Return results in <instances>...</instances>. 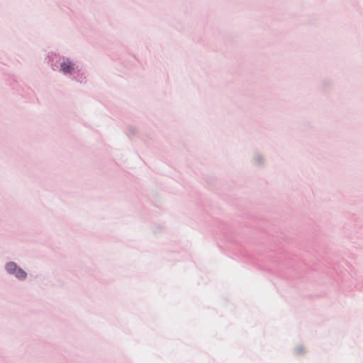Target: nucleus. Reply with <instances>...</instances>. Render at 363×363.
I'll use <instances>...</instances> for the list:
<instances>
[{
    "instance_id": "obj_1",
    "label": "nucleus",
    "mask_w": 363,
    "mask_h": 363,
    "mask_svg": "<svg viewBox=\"0 0 363 363\" xmlns=\"http://www.w3.org/2000/svg\"><path fill=\"white\" fill-rule=\"evenodd\" d=\"M73 69V65L70 62H65L61 64V70L64 73H71Z\"/></svg>"
},
{
    "instance_id": "obj_3",
    "label": "nucleus",
    "mask_w": 363,
    "mask_h": 363,
    "mask_svg": "<svg viewBox=\"0 0 363 363\" xmlns=\"http://www.w3.org/2000/svg\"><path fill=\"white\" fill-rule=\"evenodd\" d=\"M13 274L16 275V277L19 279L25 278L26 276V272L18 267Z\"/></svg>"
},
{
    "instance_id": "obj_2",
    "label": "nucleus",
    "mask_w": 363,
    "mask_h": 363,
    "mask_svg": "<svg viewBox=\"0 0 363 363\" xmlns=\"http://www.w3.org/2000/svg\"><path fill=\"white\" fill-rule=\"evenodd\" d=\"M17 269H18V267L13 262H10V263L7 264V265H6V269L10 273L13 274Z\"/></svg>"
}]
</instances>
